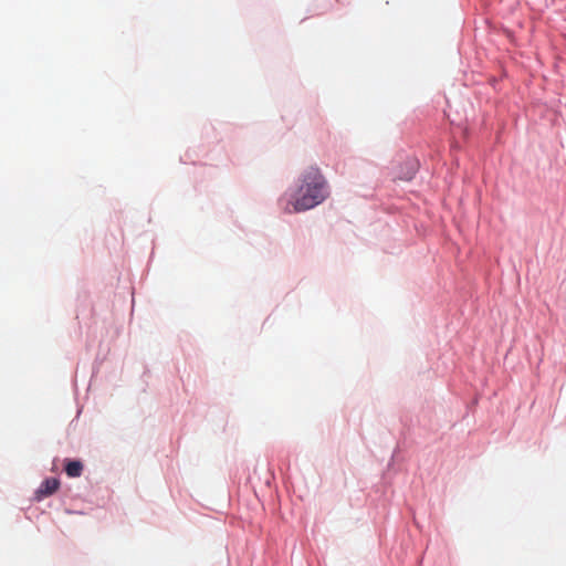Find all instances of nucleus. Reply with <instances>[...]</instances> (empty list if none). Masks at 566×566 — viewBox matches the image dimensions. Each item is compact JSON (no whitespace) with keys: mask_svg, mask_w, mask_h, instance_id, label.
I'll list each match as a JSON object with an SVG mask.
<instances>
[{"mask_svg":"<svg viewBox=\"0 0 566 566\" xmlns=\"http://www.w3.org/2000/svg\"><path fill=\"white\" fill-rule=\"evenodd\" d=\"M293 211L296 213L312 210L322 205L331 195L329 184L317 166L304 168L286 189Z\"/></svg>","mask_w":566,"mask_h":566,"instance_id":"f257e3e1","label":"nucleus"},{"mask_svg":"<svg viewBox=\"0 0 566 566\" xmlns=\"http://www.w3.org/2000/svg\"><path fill=\"white\" fill-rule=\"evenodd\" d=\"M419 169V160L417 158L408 157L397 169L396 178L402 181H410L416 176Z\"/></svg>","mask_w":566,"mask_h":566,"instance_id":"f03ea898","label":"nucleus"},{"mask_svg":"<svg viewBox=\"0 0 566 566\" xmlns=\"http://www.w3.org/2000/svg\"><path fill=\"white\" fill-rule=\"evenodd\" d=\"M60 488V481L56 478L45 479L36 491L39 499L48 497L55 493Z\"/></svg>","mask_w":566,"mask_h":566,"instance_id":"7ed1b4c3","label":"nucleus"},{"mask_svg":"<svg viewBox=\"0 0 566 566\" xmlns=\"http://www.w3.org/2000/svg\"><path fill=\"white\" fill-rule=\"evenodd\" d=\"M65 472L70 478H77L83 472V464L77 460H69L65 464Z\"/></svg>","mask_w":566,"mask_h":566,"instance_id":"20e7f679","label":"nucleus"}]
</instances>
